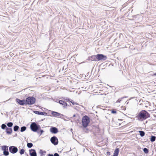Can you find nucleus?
<instances>
[{"instance_id":"obj_30","label":"nucleus","mask_w":156,"mask_h":156,"mask_svg":"<svg viewBox=\"0 0 156 156\" xmlns=\"http://www.w3.org/2000/svg\"><path fill=\"white\" fill-rule=\"evenodd\" d=\"M126 97H122V98L120 99H119L118 100H117L116 101V102H120L121 101V100L124 98H126Z\"/></svg>"},{"instance_id":"obj_18","label":"nucleus","mask_w":156,"mask_h":156,"mask_svg":"<svg viewBox=\"0 0 156 156\" xmlns=\"http://www.w3.org/2000/svg\"><path fill=\"white\" fill-rule=\"evenodd\" d=\"M39 153L41 154V156H44L46 153V151H43L42 150H40Z\"/></svg>"},{"instance_id":"obj_26","label":"nucleus","mask_w":156,"mask_h":156,"mask_svg":"<svg viewBox=\"0 0 156 156\" xmlns=\"http://www.w3.org/2000/svg\"><path fill=\"white\" fill-rule=\"evenodd\" d=\"M13 125V123L12 122H9L7 124V126L9 127H11Z\"/></svg>"},{"instance_id":"obj_10","label":"nucleus","mask_w":156,"mask_h":156,"mask_svg":"<svg viewBox=\"0 0 156 156\" xmlns=\"http://www.w3.org/2000/svg\"><path fill=\"white\" fill-rule=\"evenodd\" d=\"M51 114L54 117H55L61 118L62 116L63 115L60 113L55 112H52Z\"/></svg>"},{"instance_id":"obj_28","label":"nucleus","mask_w":156,"mask_h":156,"mask_svg":"<svg viewBox=\"0 0 156 156\" xmlns=\"http://www.w3.org/2000/svg\"><path fill=\"white\" fill-rule=\"evenodd\" d=\"M7 126L6 125L4 124H3L1 126V128L2 129H5V128H6Z\"/></svg>"},{"instance_id":"obj_9","label":"nucleus","mask_w":156,"mask_h":156,"mask_svg":"<svg viewBox=\"0 0 156 156\" xmlns=\"http://www.w3.org/2000/svg\"><path fill=\"white\" fill-rule=\"evenodd\" d=\"M50 131L53 134H56L58 132V130L56 127L52 126L50 129Z\"/></svg>"},{"instance_id":"obj_4","label":"nucleus","mask_w":156,"mask_h":156,"mask_svg":"<svg viewBox=\"0 0 156 156\" xmlns=\"http://www.w3.org/2000/svg\"><path fill=\"white\" fill-rule=\"evenodd\" d=\"M35 101L36 99L33 97H29L26 99L27 105H33L35 103Z\"/></svg>"},{"instance_id":"obj_12","label":"nucleus","mask_w":156,"mask_h":156,"mask_svg":"<svg viewBox=\"0 0 156 156\" xmlns=\"http://www.w3.org/2000/svg\"><path fill=\"white\" fill-rule=\"evenodd\" d=\"M12 129L11 128L6 127V132L8 134H11L12 132Z\"/></svg>"},{"instance_id":"obj_20","label":"nucleus","mask_w":156,"mask_h":156,"mask_svg":"<svg viewBox=\"0 0 156 156\" xmlns=\"http://www.w3.org/2000/svg\"><path fill=\"white\" fill-rule=\"evenodd\" d=\"M139 132L140 133V135L141 137L144 136L145 133L144 131H139Z\"/></svg>"},{"instance_id":"obj_34","label":"nucleus","mask_w":156,"mask_h":156,"mask_svg":"<svg viewBox=\"0 0 156 156\" xmlns=\"http://www.w3.org/2000/svg\"><path fill=\"white\" fill-rule=\"evenodd\" d=\"M71 102L73 105L77 104L76 102H75L74 101H71Z\"/></svg>"},{"instance_id":"obj_35","label":"nucleus","mask_w":156,"mask_h":156,"mask_svg":"<svg viewBox=\"0 0 156 156\" xmlns=\"http://www.w3.org/2000/svg\"><path fill=\"white\" fill-rule=\"evenodd\" d=\"M48 156H54L52 154H48Z\"/></svg>"},{"instance_id":"obj_17","label":"nucleus","mask_w":156,"mask_h":156,"mask_svg":"<svg viewBox=\"0 0 156 156\" xmlns=\"http://www.w3.org/2000/svg\"><path fill=\"white\" fill-rule=\"evenodd\" d=\"M8 146H6V145L3 146L2 147V150L3 151H5L8 150Z\"/></svg>"},{"instance_id":"obj_7","label":"nucleus","mask_w":156,"mask_h":156,"mask_svg":"<svg viewBox=\"0 0 156 156\" xmlns=\"http://www.w3.org/2000/svg\"><path fill=\"white\" fill-rule=\"evenodd\" d=\"M50 141L51 143L55 145H57L58 144V139L55 136H53L50 139Z\"/></svg>"},{"instance_id":"obj_6","label":"nucleus","mask_w":156,"mask_h":156,"mask_svg":"<svg viewBox=\"0 0 156 156\" xmlns=\"http://www.w3.org/2000/svg\"><path fill=\"white\" fill-rule=\"evenodd\" d=\"M9 150L10 153L13 154L16 153L18 151L17 147L14 146L10 147L9 148Z\"/></svg>"},{"instance_id":"obj_1","label":"nucleus","mask_w":156,"mask_h":156,"mask_svg":"<svg viewBox=\"0 0 156 156\" xmlns=\"http://www.w3.org/2000/svg\"><path fill=\"white\" fill-rule=\"evenodd\" d=\"M150 116L149 113L145 110H142L136 116V118L140 121H142Z\"/></svg>"},{"instance_id":"obj_11","label":"nucleus","mask_w":156,"mask_h":156,"mask_svg":"<svg viewBox=\"0 0 156 156\" xmlns=\"http://www.w3.org/2000/svg\"><path fill=\"white\" fill-rule=\"evenodd\" d=\"M29 151L30 156H37L36 151L34 149H31Z\"/></svg>"},{"instance_id":"obj_32","label":"nucleus","mask_w":156,"mask_h":156,"mask_svg":"<svg viewBox=\"0 0 156 156\" xmlns=\"http://www.w3.org/2000/svg\"><path fill=\"white\" fill-rule=\"evenodd\" d=\"M107 154L109 156L110 155V152L109 151H107Z\"/></svg>"},{"instance_id":"obj_31","label":"nucleus","mask_w":156,"mask_h":156,"mask_svg":"<svg viewBox=\"0 0 156 156\" xmlns=\"http://www.w3.org/2000/svg\"><path fill=\"white\" fill-rule=\"evenodd\" d=\"M54 156H59V154L57 153H55L54 154Z\"/></svg>"},{"instance_id":"obj_3","label":"nucleus","mask_w":156,"mask_h":156,"mask_svg":"<svg viewBox=\"0 0 156 156\" xmlns=\"http://www.w3.org/2000/svg\"><path fill=\"white\" fill-rule=\"evenodd\" d=\"M30 128L33 131L36 132L41 128V127L40 125L37 124L35 122H33L30 125Z\"/></svg>"},{"instance_id":"obj_14","label":"nucleus","mask_w":156,"mask_h":156,"mask_svg":"<svg viewBox=\"0 0 156 156\" xmlns=\"http://www.w3.org/2000/svg\"><path fill=\"white\" fill-rule=\"evenodd\" d=\"M89 59L92 61H97V55H92L89 57Z\"/></svg>"},{"instance_id":"obj_33","label":"nucleus","mask_w":156,"mask_h":156,"mask_svg":"<svg viewBox=\"0 0 156 156\" xmlns=\"http://www.w3.org/2000/svg\"><path fill=\"white\" fill-rule=\"evenodd\" d=\"M116 112L115 111L113 110L112 111V113H115Z\"/></svg>"},{"instance_id":"obj_16","label":"nucleus","mask_w":156,"mask_h":156,"mask_svg":"<svg viewBox=\"0 0 156 156\" xmlns=\"http://www.w3.org/2000/svg\"><path fill=\"white\" fill-rule=\"evenodd\" d=\"M59 103L60 104L63 105L64 107H66L67 105V103L62 100H59Z\"/></svg>"},{"instance_id":"obj_13","label":"nucleus","mask_w":156,"mask_h":156,"mask_svg":"<svg viewBox=\"0 0 156 156\" xmlns=\"http://www.w3.org/2000/svg\"><path fill=\"white\" fill-rule=\"evenodd\" d=\"M34 112L36 114L41 115H45L47 114L45 112H41L37 111H34Z\"/></svg>"},{"instance_id":"obj_23","label":"nucleus","mask_w":156,"mask_h":156,"mask_svg":"<svg viewBox=\"0 0 156 156\" xmlns=\"http://www.w3.org/2000/svg\"><path fill=\"white\" fill-rule=\"evenodd\" d=\"M3 154L5 156H8L9 155V153L8 150L4 151L3 152Z\"/></svg>"},{"instance_id":"obj_5","label":"nucleus","mask_w":156,"mask_h":156,"mask_svg":"<svg viewBox=\"0 0 156 156\" xmlns=\"http://www.w3.org/2000/svg\"><path fill=\"white\" fill-rule=\"evenodd\" d=\"M107 58V56L102 54H98L97 55V61L101 60H105Z\"/></svg>"},{"instance_id":"obj_15","label":"nucleus","mask_w":156,"mask_h":156,"mask_svg":"<svg viewBox=\"0 0 156 156\" xmlns=\"http://www.w3.org/2000/svg\"><path fill=\"white\" fill-rule=\"evenodd\" d=\"M119 152V149L118 148H116L115 149L113 153V156H118Z\"/></svg>"},{"instance_id":"obj_36","label":"nucleus","mask_w":156,"mask_h":156,"mask_svg":"<svg viewBox=\"0 0 156 156\" xmlns=\"http://www.w3.org/2000/svg\"><path fill=\"white\" fill-rule=\"evenodd\" d=\"M75 116H76L75 114H74V115H73V117H75Z\"/></svg>"},{"instance_id":"obj_38","label":"nucleus","mask_w":156,"mask_h":156,"mask_svg":"<svg viewBox=\"0 0 156 156\" xmlns=\"http://www.w3.org/2000/svg\"><path fill=\"white\" fill-rule=\"evenodd\" d=\"M15 135H16V136H17V134H15Z\"/></svg>"},{"instance_id":"obj_21","label":"nucleus","mask_w":156,"mask_h":156,"mask_svg":"<svg viewBox=\"0 0 156 156\" xmlns=\"http://www.w3.org/2000/svg\"><path fill=\"white\" fill-rule=\"evenodd\" d=\"M19 129V127L17 125H16L13 127V130L14 131H17Z\"/></svg>"},{"instance_id":"obj_24","label":"nucleus","mask_w":156,"mask_h":156,"mask_svg":"<svg viewBox=\"0 0 156 156\" xmlns=\"http://www.w3.org/2000/svg\"><path fill=\"white\" fill-rule=\"evenodd\" d=\"M27 146L28 148H30L33 146V144L31 143H29L27 144Z\"/></svg>"},{"instance_id":"obj_2","label":"nucleus","mask_w":156,"mask_h":156,"mask_svg":"<svg viewBox=\"0 0 156 156\" xmlns=\"http://www.w3.org/2000/svg\"><path fill=\"white\" fill-rule=\"evenodd\" d=\"M90 122V118L87 115L83 116L82 120V125L84 128L87 127Z\"/></svg>"},{"instance_id":"obj_27","label":"nucleus","mask_w":156,"mask_h":156,"mask_svg":"<svg viewBox=\"0 0 156 156\" xmlns=\"http://www.w3.org/2000/svg\"><path fill=\"white\" fill-rule=\"evenodd\" d=\"M25 150L23 149H22L20 150V154L22 155L24 154Z\"/></svg>"},{"instance_id":"obj_19","label":"nucleus","mask_w":156,"mask_h":156,"mask_svg":"<svg viewBox=\"0 0 156 156\" xmlns=\"http://www.w3.org/2000/svg\"><path fill=\"white\" fill-rule=\"evenodd\" d=\"M156 137L155 136H152L151 137L150 140L151 142H154L155 141Z\"/></svg>"},{"instance_id":"obj_29","label":"nucleus","mask_w":156,"mask_h":156,"mask_svg":"<svg viewBox=\"0 0 156 156\" xmlns=\"http://www.w3.org/2000/svg\"><path fill=\"white\" fill-rule=\"evenodd\" d=\"M44 132V131L42 129H41L40 131L37 132L38 133L40 134V135H41L42 133Z\"/></svg>"},{"instance_id":"obj_25","label":"nucleus","mask_w":156,"mask_h":156,"mask_svg":"<svg viewBox=\"0 0 156 156\" xmlns=\"http://www.w3.org/2000/svg\"><path fill=\"white\" fill-rule=\"evenodd\" d=\"M143 151L145 153L147 154L148 153L149 150L147 148H145L143 149Z\"/></svg>"},{"instance_id":"obj_8","label":"nucleus","mask_w":156,"mask_h":156,"mask_svg":"<svg viewBox=\"0 0 156 156\" xmlns=\"http://www.w3.org/2000/svg\"><path fill=\"white\" fill-rule=\"evenodd\" d=\"M16 101L20 105H27L26 100L23 99L21 100L19 99L16 98Z\"/></svg>"},{"instance_id":"obj_37","label":"nucleus","mask_w":156,"mask_h":156,"mask_svg":"<svg viewBox=\"0 0 156 156\" xmlns=\"http://www.w3.org/2000/svg\"><path fill=\"white\" fill-rule=\"evenodd\" d=\"M154 75L156 76V73H155L154 74Z\"/></svg>"},{"instance_id":"obj_22","label":"nucleus","mask_w":156,"mask_h":156,"mask_svg":"<svg viewBox=\"0 0 156 156\" xmlns=\"http://www.w3.org/2000/svg\"><path fill=\"white\" fill-rule=\"evenodd\" d=\"M27 127L25 126H23L21 127L20 129V131L21 132H23L26 129Z\"/></svg>"}]
</instances>
